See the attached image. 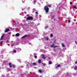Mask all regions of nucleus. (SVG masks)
<instances>
[{
	"mask_svg": "<svg viewBox=\"0 0 77 77\" xmlns=\"http://www.w3.org/2000/svg\"><path fill=\"white\" fill-rule=\"evenodd\" d=\"M14 44H11V46H14Z\"/></svg>",
	"mask_w": 77,
	"mask_h": 77,
	"instance_id": "2f4dec72",
	"label": "nucleus"
},
{
	"mask_svg": "<svg viewBox=\"0 0 77 77\" xmlns=\"http://www.w3.org/2000/svg\"><path fill=\"white\" fill-rule=\"evenodd\" d=\"M42 59H46V57L44 56H45V55H44V54H42Z\"/></svg>",
	"mask_w": 77,
	"mask_h": 77,
	"instance_id": "20e7f679",
	"label": "nucleus"
},
{
	"mask_svg": "<svg viewBox=\"0 0 77 77\" xmlns=\"http://www.w3.org/2000/svg\"><path fill=\"white\" fill-rule=\"evenodd\" d=\"M34 57H35V59H36V58H37V56H36L35 55L34 56Z\"/></svg>",
	"mask_w": 77,
	"mask_h": 77,
	"instance_id": "cd10ccee",
	"label": "nucleus"
},
{
	"mask_svg": "<svg viewBox=\"0 0 77 77\" xmlns=\"http://www.w3.org/2000/svg\"><path fill=\"white\" fill-rule=\"evenodd\" d=\"M75 43L76 44V45H77V41H76L75 42Z\"/></svg>",
	"mask_w": 77,
	"mask_h": 77,
	"instance_id": "473e14b6",
	"label": "nucleus"
},
{
	"mask_svg": "<svg viewBox=\"0 0 77 77\" xmlns=\"http://www.w3.org/2000/svg\"><path fill=\"white\" fill-rule=\"evenodd\" d=\"M70 4V5H72V2H71Z\"/></svg>",
	"mask_w": 77,
	"mask_h": 77,
	"instance_id": "c85d7f7f",
	"label": "nucleus"
},
{
	"mask_svg": "<svg viewBox=\"0 0 77 77\" xmlns=\"http://www.w3.org/2000/svg\"><path fill=\"white\" fill-rule=\"evenodd\" d=\"M75 63V64H77V61H76Z\"/></svg>",
	"mask_w": 77,
	"mask_h": 77,
	"instance_id": "72a5a7b5",
	"label": "nucleus"
},
{
	"mask_svg": "<svg viewBox=\"0 0 77 77\" xmlns=\"http://www.w3.org/2000/svg\"><path fill=\"white\" fill-rule=\"evenodd\" d=\"M54 21H56V19H55V18H54Z\"/></svg>",
	"mask_w": 77,
	"mask_h": 77,
	"instance_id": "f704fd0d",
	"label": "nucleus"
},
{
	"mask_svg": "<svg viewBox=\"0 0 77 77\" xmlns=\"http://www.w3.org/2000/svg\"><path fill=\"white\" fill-rule=\"evenodd\" d=\"M5 34H4L2 35V36H1V38L0 39L1 41L2 40V39H3V37H4V36H5Z\"/></svg>",
	"mask_w": 77,
	"mask_h": 77,
	"instance_id": "39448f33",
	"label": "nucleus"
},
{
	"mask_svg": "<svg viewBox=\"0 0 77 77\" xmlns=\"http://www.w3.org/2000/svg\"><path fill=\"white\" fill-rule=\"evenodd\" d=\"M32 11H33V12H34L35 11H37V10H36L35 8L32 9Z\"/></svg>",
	"mask_w": 77,
	"mask_h": 77,
	"instance_id": "9d476101",
	"label": "nucleus"
},
{
	"mask_svg": "<svg viewBox=\"0 0 77 77\" xmlns=\"http://www.w3.org/2000/svg\"><path fill=\"white\" fill-rule=\"evenodd\" d=\"M7 70H8L9 71H11V69L9 68L7 69Z\"/></svg>",
	"mask_w": 77,
	"mask_h": 77,
	"instance_id": "aec40b11",
	"label": "nucleus"
},
{
	"mask_svg": "<svg viewBox=\"0 0 77 77\" xmlns=\"http://www.w3.org/2000/svg\"><path fill=\"white\" fill-rule=\"evenodd\" d=\"M60 65L58 64V65L56 67V68H58V67H60Z\"/></svg>",
	"mask_w": 77,
	"mask_h": 77,
	"instance_id": "f8f14e48",
	"label": "nucleus"
},
{
	"mask_svg": "<svg viewBox=\"0 0 77 77\" xmlns=\"http://www.w3.org/2000/svg\"><path fill=\"white\" fill-rule=\"evenodd\" d=\"M47 28H48V26H46L45 27V29H47Z\"/></svg>",
	"mask_w": 77,
	"mask_h": 77,
	"instance_id": "5701e85b",
	"label": "nucleus"
},
{
	"mask_svg": "<svg viewBox=\"0 0 77 77\" xmlns=\"http://www.w3.org/2000/svg\"><path fill=\"white\" fill-rule=\"evenodd\" d=\"M33 65L34 66L36 65V63H32Z\"/></svg>",
	"mask_w": 77,
	"mask_h": 77,
	"instance_id": "dca6fc26",
	"label": "nucleus"
},
{
	"mask_svg": "<svg viewBox=\"0 0 77 77\" xmlns=\"http://www.w3.org/2000/svg\"><path fill=\"white\" fill-rule=\"evenodd\" d=\"M61 45H62V47H65V45H64L63 44H62Z\"/></svg>",
	"mask_w": 77,
	"mask_h": 77,
	"instance_id": "a211bd4d",
	"label": "nucleus"
},
{
	"mask_svg": "<svg viewBox=\"0 0 77 77\" xmlns=\"http://www.w3.org/2000/svg\"><path fill=\"white\" fill-rule=\"evenodd\" d=\"M38 63H41V60H39L38 61Z\"/></svg>",
	"mask_w": 77,
	"mask_h": 77,
	"instance_id": "ddd939ff",
	"label": "nucleus"
},
{
	"mask_svg": "<svg viewBox=\"0 0 77 77\" xmlns=\"http://www.w3.org/2000/svg\"><path fill=\"white\" fill-rule=\"evenodd\" d=\"M59 9H60V7H59Z\"/></svg>",
	"mask_w": 77,
	"mask_h": 77,
	"instance_id": "e433bc0d",
	"label": "nucleus"
},
{
	"mask_svg": "<svg viewBox=\"0 0 77 77\" xmlns=\"http://www.w3.org/2000/svg\"><path fill=\"white\" fill-rule=\"evenodd\" d=\"M3 62L5 63H8V60L4 61Z\"/></svg>",
	"mask_w": 77,
	"mask_h": 77,
	"instance_id": "9b49d317",
	"label": "nucleus"
},
{
	"mask_svg": "<svg viewBox=\"0 0 77 77\" xmlns=\"http://www.w3.org/2000/svg\"><path fill=\"white\" fill-rule=\"evenodd\" d=\"M74 69H75V70H77V67H75L74 68Z\"/></svg>",
	"mask_w": 77,
	"mask_h": 77,
	"instance_id": "f3484780",
	"label": "nucleus"
},
{
	"mask_svg": "<svg viewBox=\"0 0 77 77\" xmlns=\"http://www.w3.org/2000/svg\"><path fill=\"white\" fill-rule=\"evenodd\" d=\"M33 17L32 16H29L26 17V20H33Z\"/></svg>",
	"mask_w": 77,
	"mask_h": 77,
	"instance_id": "f03ea898",
	"label": "nucleus"
},
{
	"mask_svg": "<svg viewBox=\"0 0 77 77\" xmlns=\"http://www.w3.org/2000/svg\"><path fill=\"white\" fill-rule=\"evenodd\" d=\"M9 34H10V33H9Z\"/></svg>",
	"mask_w": 77,
	"mask_h": 77,
	"instance_id": "58836bf2",
	"label": "nucleus"
},
{
	"mask_svg": "<svg viewBox=\"0 0 77 77\" xmlns=\"http://www.w3.org/2000/svg\"><path fill=\"white\" fill-rule=\"evenodd\" d=\"M57 45L54 46V44H53L51 45V47L52 48V47H54V48H56V47H57Z\"/></svg>",
	"mask_w": 77,
	"mask_h": 77,
	"instance_id": "7ed1b4c3",
	"label": "nucleus"
},
{
	"mask_svg": "<svg viewBox=\"0 0 77 77\" xmlns=\"http://www.w3.org/2000/svg\"><path fill=\"white\" fill-rule=\"evenodd\" d=\"M11 65H12V63H9V66L10 68H11V67H12V66H11Z\"/></svg>",
	"mask_w": 77,
	"mask_h": 77,
	"instance_id": "6e6552de",
	"label": "nucleus"
},
{
	"mask_svg": "<svg viewBox=\"0 0 77 77\" xmlns=\"http://www.w3.org/2000/svg\"><path fill=\"white\" fill-rule=\"evenodd\" d=\"M53 34H51L50 35V37H53Z\"/></svg>",
	"mask_w": 77,
	"mask_h": 77,
	"instance_id": "b1692460",
	"label": "nucleus"
},
{
	"mask_svg": "<svg viewBox=\"0 0 77 77\" xmlns=\"http://www.w3.org/2000/svg\"><path fill=\"white\" fill-rule=\"evenodd\" d=\"M39 77H42V76H40Z\"/></svg>",
	"mask_w": 77,
	"mask_h": 77,
	"instance_id": "4c0bfd02",
	"label": "nucleus"
},
{
	"mask_svg": "<svg viewBox=\"0 0 77 77\" xmlns=\"http://www.w3.org/2000/svg\"><path fill=\"white\" fill-rule=\"evenodd\" d=\"M3 43V41H1L0 42V44H2Z\"/></svg>",
	"mask_w": 77,
	"mask_h": 77,
	"instance_id": "c756f323",
	"label": "nucleus"
},
{
	"mask_svg": "<svg viewBox=\"0 0 77 77\" xmlns=\"http://www.w3.org/2000/svg\"><path fill=\"white\" fill-rule=\"evenodd\" d=\"M45 39H46V40H47V41H48V37H47V38L46 37Z\"/></svg>",
	"mask_w": 77,
	"mask_h": 77,
	"instance_id": "6ab92c4d",
	"label": "nucleus"
},
{
	"mask_svg": "<svg viewBox=\"0 0 77 77\" xmlns=\"http://www.w3.org/2000/svg\"><path fill=\"white\" fill-rule=\"evenodd\" d=\"M71 22V20H69L68 21V23H70Z\"/></svg>",
	"mask_w": 77,
	"mask_h": 77,
	"instance_id": "7c9ffc66",
	"label": "nucleus"
},
{
	"mask_svg": "<svg viewBox=\"0 0 77 77\" xmlns=\"http://www.w3.org/2000/svg\"><path fill=\"white\" fill-rule=\"evenodd\" d=\"M48 7H49V8H51V5H48V6H45L44 9L45 11L47 14H48V12H49V8Z\"/></svg>",
	"mask_w": 77,
	"mask_h": 77,
	"instance_id": "f257e3e1",
	"label": "nucleus"
},
{
	"mask_svg": "<svg viewBox=\"0 0 77 77\" xmlns=\"http://www.w3.org/2000/svg\"><path fill=\"white\" fill-rule=\"evenodd\" d=\"M38 71L40 73H41V72H42V71L41 70H39Z\"/></svg>",
	"mask_w": 77,
	"mask_h": 77,
	"instance_id": "a878e982",
	"label": "nucleus"
},
{
	"mask_svg": "<svg viewBox=\"0 0 77 77\" xmlns=\"http://www.w3.org/2000/svg\"><path fill=\"white\" fill-rule=\"evenodd\" d=\"M76 7H77V6H75V5L73 6V7L74 8H75H75H76Z\"/></svg>",
	"mask_w": 77,
	"mask_h": 77,
	"instance_id": "4be33fe9",
	"label": "nucleus"
},
{
	"mask_svg": "<svg viewBox=\"0 0 77 77\" xmlns=\"http://www.w3.org/2000/svg\"><path fill=\"white\" fill-rule=\"evenodd\" d=\"M5 33H6V32H9V29H5Z\"/></svg>",
	"mask_w": 77,
	"mask_h": 77,
	"instance_id": "423d86ee",
	"label": "nucleus"
},
{
	"mask_svg": "<svg viewBox=\"0 0 77 77\" xmlns=\"http://www.w3.org/2000/svg\"><path fill=\"white\" fill-rule=\"evenodd\" d=\"M19 36H20V33H17L15 35V36L16 37H18Z\"/></svg>",
	"mask_w": 77,
	"mask_h": 77,
	"instance_id": "0eeeda50",
	"label": "nucleus"
},
{
	"mask_svg": "<svg viewBox=\"0 0 77 77\" xmlns=\"http://www.w3.org/2000/svg\"><path fill=\"white\" fill-rule=\"evenodd\" d=\"M42 65H43V66H45V65H46V64H45L42 63Z\"/></svg>",
	"mask_w": 77,
	"mask_h": 77,
	"instance_id": "393cba45",
	"label": "nucleus"
},
{
	"mask_svg": "<svg viewBox=\"0 0 77 77\" xmlns=\"http://www.w3.org/2000/svg\"><path fill=\"white\" fill-rule=\"evenodd\" d=\"M35 14H38V11H36V12H35Z\"/></svg>",
	"mask_w": 77,
	"mask_h": 77,
	"instance_id": "bb28decb",
	"label": "nucleus"
},
{
	"mask_svg": "<svg viewBox=\"0 0 77 77\" xmlns=\"http://www.w3.org/2000/svg\"><path fill=\"white\" fill-rule=\"evenodd\" d=\"M48 59H50V57H49L48 58Z\"/></svg>",
	"mask_w": 77,
	"mask_h": 77,
	"instance_id": "c9c22d12",
	"label": "nucleus"
},
{
	"mask_svg": "<svg viewBox=\"0 0 77 77\" xmlns=\"http://www.w3.org/2000/svg\"><path fill=\"white\" fill-rule=\"evenodd\" d=\"M12 66L13 67V68H15V65H14V64H13L12 65Z\"/></svg>",
	"mask_w": 77,
	"mask_h": 77,
	"instance_id": "412c9836",
	"label": "nucleus"
},
{
	"mask_svg": "<svg viewBox=\"0 0 77 77\" xmlns=\"http://www.w3.org/2000/svg\"><path fill=\"white\" fill-rule=\"evenodd\" d=\"M52 63V62H51V61H50L49 62V65H50Z\"/></svg>",
	"mask_w": 77,
	"mask_h": 77,
	"instance_id": "2eb2a0df",
	"label": "nucleus"
},
{
	"mask_svg": "<svg viewBox=\"0 0 77 77\" xmlns=\"http://www.w3.org/2000/svg\"><path fill=\"white\" fill-rule=\"evenodd\" d=\"M27 36H28V35H25L21 37V38H26V37H27Z\"/></svg>",
	"mask_w": 77,
	"mask_h": 77,
	"instance_id": "1a4fd4ad",
	"label": "nucleus"
},
{
	"mask_svg": "<svg viewBox=\"0 0 77 77\" xmlns=\"http://www.w3.org/2000/svg\"><path fill=\"white\" fill-rule=\"evenodd\" d=\"M13 53H16L17 51L15 50H14V51H12Z\"/></svg>",
	"mask_w": 77,
	"mask_h": 77,
	"instance_id": "4468645a",
	"label": "nucleus"
}]
</instances>
